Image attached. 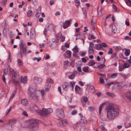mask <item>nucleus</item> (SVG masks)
Instances as JSON below:
<instances>
[{
    "instance_id": "19",
    "label": "nucleus",
    "mask_w": 131,
    "mask_h": 131,
    "mask_svg": "<svg viewBox=\"0 0 131 131\" xmlns=\"http://www.w3.org/2000/svg\"><path fill=\"white\" fill-rule=\"evenodd\" d=\"M34 94L33 95L34 96H37V98L36 99L32 97H31L33 99H38V97L40 95V91H36L34 93H33Z\"/></svg>"
},
{
    "instance_id": "37",
    "label": "nucleus",
    "mask_w": 131,
    "mask_h": 131,
    "mask_svg": "<svg viewBox=\"0 0 131 131\" xmlns=\"http://www.w3.org/2000/svg\"><path fill=\"white\" fill-rule=\"evenodd\" d=\"M32 14V11L31 10H29L27 12V16L28 17H30Z\"/></svg>"
},
{
    "instance_id": "42",
    "label": "nucleus",
    "mask_w": 131,
    "mask_h": 131,
    "mask_svg": "<svg viewBox=\"0 0 131 131\" xmlns=\"http://www.w3.org/2000/svg\"><path fill=\"white\" fill-rule=\"evenodd\" d=\"M23 40H21L20 41V44L19 45V47H21V46H26V45L24 44H23Z\"/></svg>"
},
{
    "instance_id": "39",
    "label": "nucleus",
    "mask_w": 131,
    "mask_h": 131,
    "mask_svg": "<svg viewBox=\"0 0 131 131\" xmlns=\"http://www.w3.org/2000/svg\"><path fill=\"white\" fill-rule=\"evenodd\" d=\"M129 65L127 63H124L123 66L124 68H127L129 67Z\"/></svg>"
},
{
    "instance_id": "4",
    "label": "nucleus",
    "mask_w": 131,
    "mask_h": 131,
    "mask_svg": "<svg viewBox=\"0 0 131 131\" xmlns=\"http://www.w3.org/2000/svg\"><path fill=\"white\" fill-rule=\"evenodd\" d=\"M37 89V86L36 84L33 83L32 84L31 86L28 89V94L31 97H32L36 99L37 98V96H34L33 93L36 91Z\"/></svg>"
},
{
    "instance_id": "33",
    "label": "nucleus",
    "mask_w": 131,
    "mask_h": 131,
    "mask_svg": "<svg viewBox=\"0 0 131 131\" xmlns=\"http://www.w3.org/2000/svg\"><path fill=\"white\" fill-rule=\"evenodd\" d=\"M36 16L38 17H39V16L40 14L41 11L40 10H37L36 11Z\"/></svg>"
},
{
    "instance_id": "62",
    "label": "nucleus",
    "mask_w": 131,
    "mask_h": 131,
    "mask_svg": "<svg viewBox=\"0 0 131 131\" xmlns=\"http://www.w3.org/2000/svg\"><path fill=\"white\" fill-rule=\"evenodd\" d=\"M113 8L115 12L117 11V8L116 6L114 4L113 5Z\"/></svg>"
},
{
    "instance_id": "60",
    "label": "nucleus",
    "mask_w": 131,
    "mask_h": 131,
    "mask_svg": "<svg viewBox=\"0 0 131 131\" xmlns=\"http://www.w3.org/2000/svg\"><path fill=\"white\" fill-rule=\"evenodd\" d=\"M58 91L59 92L60 94H62L61 89V87L60 86H58Z\"/></svg>"
},
{
    "instance_id": "28",
    "label": "nucleus",
    "mask_w": 131,
    "mask_h": 131,
    "mask_svg": "<svg viewBox=\"0 0 131 131\" xmlns=\"http://www.w3.org/2000/svg\"><path fill=\"white\" fill-rule=\"evenodd\" d=\"M17 62L19 65L20 66H23V62L20 59L17 60Z\"/></svg>"
},
{
    "instance_id": "48",
    "label": "nucleus",
    "mask_w": 131,
    "mask_h": 131,
    "mask_svg": "<svg viewBox=\"0 0 131 131\" xmlns=\"http://www.w3.org/2000/svg\"><path fill=\"white\" fill-rule=\"evenodd\" d=\"M7 61H8V63L10 62H11V59H10V52L9 54Z\"/></svg>"
},
{
    "instance_id": "43",
    "label": "nucleus",
    "mask_w": 131,
    "mask_h": 131,
    "mask_svg": "<svg viewBox=\"0 0 131 131\" xmlns=\"http://www.w3.org/2000/svg\"><path fill=\"white\" fill-rule=\"evenodd\" d=\"M80 89V87H79L77 85H75V92H76L77 91H79Z\"/></svg>"
},
{
    "instance_id": "3",
    "label": "nucleus",
    "mask_w": 131,
    "mask_h": 131,
    "mask_svg": "<svg viewBox=\"0 0 131 131\" xmlns=\"http://www.w3.org/2000/svg\"><path fill=\"white\" fill-rule=\"evenodd\" d=\"M38 122L36 119H31L29 121V127L31 131H34L38 129Z\"/></svg>"
},
{
    "instance_id": "55",
    "label": "nucleus",
    "mask_w": 131,
    "mask_h": 131,
    "mask_svg": "<svg viewBox=\"0 0 131 131\" xmlns=\"http://www.w3.org/2000/svg\"><path fill=\"white\" fill-rule=\"evenodd\" d=\"M113 52V50L112 48H110L109 49V50L108 51V53L109 54H112Z\"/></svg>"
},
{
    "instance_id": "35",
    "label": "nucleus",
    "mask_w": 131,
    "mask_h": 131,
    "mask_svg": "<svg viewBox=\"0 0 131 131\" xmlns=\"http://www.w3.org/2000/svg\"><path fill=\"white\" fill-rule=\"evenodd\" d=\"M131 126V122L130 123H125V126L126 128H127Z\"/></svg>"
},
{
    "instance_id": "8",
    "label": "nucleus",
    "mask_w": 131,
    "mask_h": 131,
    "mask_svg": "<svg viewBox=\"0 0 131 131\" xmlns=\"http://www.w3.org/2000/svg\"><path fill=\"white\" fill-rule=\"evenodd\" d=\"M47 83L45 87V88L46 90L47 91L49 90L50 88L51 84L49 83H54L53 80L50 78H49L47 79L46 81Z\"/></svg>"
},
{
    "instance_id": "22",
    "label": "nucleus",
    "mask_w": 131,
    "mask_h": 131,
    "mask_svg": "<svg viewBox=\"0 0 131 131\" xmlns=\"http://www.w3.org/2000/svg\"><path fill=\"white\" fill-rule=\"evenodd\" d=\"M55 42V40L54 39L50 40L49 42V45L51 48L52 47V45H53Z\"/></svg>"
},
{
    "instance_id": "32",
    "label": "nucleus",
    "mask_w": 131,
    "mask_h": 131,
    "mask_svg": "<svg viewBox=\"0 0 131 131\" xmlns=\"http://www.w3.org/2000/svg\"><path fill=\"white\" fill-rule=\"evenodd\" d=\"M117 83H118L116 82H112L106 84V85L109 86L111 84L116 85V84H117Z\"/></svg>"
},
{
    "instance_id": "16",
    "label": "nucleus",
    "mask_w": 131,
    "mask_h": 131,
    "mask_svg": "<svg viewBox=\"0 0 131 131\" xmlns=\"http://www.w3.org/2000/svg\"><path fill=\"white\" fill-rule=\"evenodd\" d=\"M95 22V21H93V19H92L91 20V23L93 30L95 31L96 30L95 28V26L96 25Z\"/></svg>"
},
{
    "instance_id": "30",
    "label": "nucleus",
    "mask_w": 131,
    "mask_h": 131,
    "mask_svg": "<svg viewBox=\"0 0 131 131\" xmlns=\"http://www.w3.org/2000/svg\"><path fill=\"white\" fill-rule=\"evenodd\" d=\"M88 53L90 54H91L93 53L94 52V50L93 48H89V51Z\"/></svg>"
},
{
    "instance_id": "64",
    "label": "nucleus",
    "mask_w": 131,
    "mask_h": 131,
    "mask_svg": "<svg viewBox=\"0 0 131 131\" xmlns=\"http://www.w3.org/2000/svg\"><path fill=\"white\" fill-rule=\"evenodd\" d=\"M127 3L128 5L129 4V6H131V1L130 0H128Z\"/></svg>"
},
{
    "instance_id": "15",
    "label": "nucleus",
    "mask_w": 131,
    "mask_h": 131,
    "mask_svg": "<svg viewBox=\"0 0 131 131\" xmlns=\"http://www.w3.org/2000/svg\"><path fill=\"white\" fill-rule=\"evenodd\" d=\"M56 36L57 38H60V40L62 42H63L65 39V37L63 36L61 32H59L58 34L56 35Z\"/></svg>"
},
{
    "instance_id": "57",
    "label": "nucleus",
    "mask_w": 131,
    "mask_h": 131,
    "mask_svg": "<svg viewBox=\"0 0 131 131\" xmlns=\"http://www.w3.org/2000/svg\"><path fill=\"white\" fill-rule=\"evenodd\" d=\"M101 45V46H102V47H106L107 46V44L106 43H102Z\"/></svg>"
},
{
    "instance_id": "21",
    "label": "nucleus",
    "mask_w": 131,
    "mask_h": 131,
    "mask_svg": "<svg viewBox=\"0 0 131 131\" xmlns=\"http://www.w3.org/2000/svg\"><path fill=\"white\" fill-rule=\"evenodd\" d=\"M73 51L74 53L73 54V56H74L75 53H77L79 52L77 46H76L73 48L72 50Z\"/></svg>"
},
{
    "instance_id": "46",
    "label": "nucleus",
    "mask_w": 131,
    "mask_h": 131,
    "mask_svg": "<svg viewBox=\"0 0 131 131\" xmlns=\"http://www.w3.org/2000/svg\"><path fill=\"white\" fill-rule=\"evenodd\" d=\"M99 82H100L101 84H103L104 83V80L103 78L101 77L100 78Z\"/></svg>"
},
{
    "instance_id": "6",
    "label": "nucleus",
    "mask_w": 131,
    "mask_h": 131,
    "mask_svg": "<svg viewBox=\"0 0 131 131\" xmlns=\"http://www.w3.org/2000/svg\"><path fill=\"white\" fill-rule=\"evenodd\" d=\"M20 53L21 57H22L24 55L26 56L28 53L31 52V51L30 50L28 51L27 50V48L26 46H21V47H20Z\"/></svg>"
},
{
    "instance_id": "27",
    "label": "nucleus",
    "mask_w": 131,
    "mask_h": 131,
    "mask_svg": "<svg viewBox=\"0 0 131 131\" xmlns=\"http://www.w3.org/2000/svg\"><path fill=\"white\" fill-rule=\"evenodd\" d=\"M130 50L128 49H126L125 52V54L126 56H128L129 55Z\"/></svg>"
},
{
    "instance_id": "23",
    "label": "nucleus",
    "mask_w": 131,
    "mask_h": 131,
    "mask_svg": "<svg viewBox=\"0 0 131 131\" xmlns=\"http://www.w3.org/2000/svg\"><path fill=\"white\" fill-rule=\"evenodd\" d=\"M126 96L130 100H131V91H128L126 93Z\"/></svg>"
},
{
    "instance_id": "47",
    "label": "nucleus",
    "mask_w": 131,
    "mask_h": 131,
    "mask_svg": "<svg viewBox=\"0 0 131 131\" xmlns=\"http://www.w3.org/2000/svg\"><path fill=\"white\" fill-rule=\"evenodd\" d=\"M75 2L76 6H78L80 4V1L79 0H75Z\"/></svg>"
},
{
    "instance_id": "50",
    "label": "nucleus",
    "mask_w": 131,
    "mask_h": 131,
    "mask_svg": "<svg viewBox=\"0 0 131 131\" xmlns=\"http://www.w3.org/2000/svg\"><path fill=\"white\" fill-rule=\"evenodd\" d=\"M116 30H117L116 28H114V27H113L112 29V32H113L114 34H115L116 31Z\"/></svg>"
},
{
    "instance_id": "58",
    "label": "nucleus",
    "mask_w": 131,
    "mask_h": 131,
    "mask_svg": "<svg viewBox=\"0 0 131 131\" xmlns=\"http://www.w3.org/2000/svg\"><path fill=\"white\" fill-rule=\"evenodd\" d=\"M77 111L76 110H73L71 112V114L72 115H74V114L77 113Z\"/></svg>"
},
{
    "instance_id": "44",
    "label": "nucleus",
    "mask_w": 131,
    "mask_h": 131,
    "mask_svg": "<svg viewBox=\"0 0 131 131\" xmlns=\"http://www.w3.org/2000/svg\"><path fill=\"white\" fill-rule=\"evenodd\" d=\"M66 53L69 57H70L71 56V53L70 51L67 50L66 51Z\"/></svg>"
},
{
    "instance_id": "34",
    "label": "nucleus",
    "mask_w": 131,
    "mask_h": 131,
    "mask_svg": "<svg viewBox=\"0 0 131 131\" xmlns=\"http://www.w3.org/2000/svg\"><path fill=\"white\" fill-rule=\"evenodd\" d=\"M89 68L88 67H82V70L85 72H87L88 71Z\"/></svg>"
},
{
    "instance_id": "59",
    "label": "nucleus",
    "mask_w": 131,
    "mask_h": 131,
    "mask_svg": "<svg viewBox=\"0 0 131 131\" xmlns=\"http://www.w3.org/2000/svg\"><path fill=\"white\" fill-rule=\"evenodd\" d=\"M124 79H125L127 77V75L125 74H120Z\"/></svg>"
},
{
    "instance_id": "1",
    "label": "nucleus",
    "mask_w": 131,
    "mask_h": 131,
    "mask_svg": "<svg viewBox=\"0 0 131 131\" xmlns=\"http://www.w3.org/2000/svg\"><path fill=\"white\" fill-rule=\"evenodd\" d=\"M107 117L110 120H113L119 114L118 110L111 106H108L106 108Z\"/></svg>"
},
{
    "instance_id": "17",
    "label": "nucleus",
    "mask_w": 131,
    "mask_h": 131,
    "mask_svg": "<svg viewBox=\"0 0 131 131\" xmlns=\"http://www.w3.org/2000/svg\"><path fill=\"white\" fill-rule=\"evenodd\" d=\"M34 79L35 82L37 83H40L42 81V79L41 78H39L36 76H35L34 77Z\"/></svg>"
},
{
    "instance_id": "29",
    "label": "nucleus",
    "mask_w": 131,
    "mask_h": 131,
    "mask_svg": "<svg viewBox=\"0 0 131 131\" xmlns=\"http://www.w3.org/2000/svg\"><path fill=\"white\" fill-rule=\"evenodd\" d=\"M95 64V63L92 60H91L89 62L88 65L90 66H92Z\"/></svg>"
},
{
    "instance_id": "12",
    "label": "nucleus",
    "mask_w": 131,
    "mask_h": 131,
    "mask_svg": "<svg viewBox=\"0 0 131 131\" xmlns=\"http://www.w3.org/2000/svg\"><path fill=\"white\" fill-rule=\"evenodd\" d=\"M30 38L31 39H34L35 37V30L33 28H31L30 30Z\"/></svg>"
},
{
    "instance_id": "52",
    "label": "nucleus",
    "mask_w": 131,
    "mask_h": 131,
    "mask_svg": "<svg viewBox=\"0 0 131 131\" xmlns=\"http://www.w3.org/2000/svg\"><path fill=\"white\" fill-rule=\"evenodd\" d=\"M88 108L90 111H92L94 110V107L93 106H89L88 107Z\"/></svg>"
},
{
    "instance_id": "49",
    "label": "nucleus",
    "mask_w": 131,
    "mask_h": 131,
    "mask_svg": "<svg viewBox=\"0 0 131 131\" xmlns=\"http://www.w3.org/2000/svg\"><path fill=\"white\" fill-rule=\"evenodd\" d=\"M75 77V75L73 74L71 75L68 77V78L69 79H73Z\"/></svg>"
},
{
    "instance_id": "41",
    "label": "nucleus",
    "mask_w": 131,
    "mask_h": 131,
    "mask_svg": "<svg viewBox=\"0 0 131 131\" xmlns=\"http://www.w3.org/2000/svg\"><path fill=\"white\" fill-rule=\"evenodd\" d=\"M8 0H2L1 2L3 5L5 6Z\"/></svg>"
},
{
    "instance_id": "53",
    "label": "nucleus",
    "mask_w": 131,
    "mask_h": 131,
    "mask_svg": "<svg viewBox=\"0 0 131 131\" xmlns=\"http://www.w3.org/2000/svg\"><path fill=\"white\" fill-rule=\"evenodd\" d=\"M70 86H72L73 88L74 85V83L73 81H71L70 82Z\"/></svg>"
},
{
    "instance_id": "14",
    "label": "nucleus",
    "mask_w": 131,
    "mask_h": 131,
    "mask_svg": "<svg viewBox=\"0 0 131 131\" xmlns=\"http://www.w3.org/2000/svg\"><path fill=\"white\" fill-rule=\"evenodd\" d=\"M69 84L67 82H65L63 83L62 87L63 90L65 91H67L69 89Z\"/></svg>"
},
{
    "instance_id": "38",
    "label": "nucleus",
    "mask_w": 131,
    "mask_h": 131,
    "mask_svg": "<svg viewBox=\"0 0 131 131\" xmlns=\"http://www.w3.org/2000/svg\"><path fill=\"white\" fill-rule=\"evenodd\" d=\"M82 10L84 14V15L85 17L86 16L87 12L85 8H82Z\"/></svg>"
},
{
    "instance_id": "26",
    "label": "nucleus",
    "mask_w": 131,
    "mask_h": 131,
    "mask_svg": "<svg viewBox=\"0 0 131 131\" xmlns=\"http://www.w3.org/2000/svg\"><path fill=\"white\" fill-rule=\"evenodd\" d=\"M95 48L96 50H100L102 48V46L101 44H96Z\"/></svg>"
},
{
    "instance_id": "13",
    "label": "nucleus",
    "mask_w": 131,
    "mask_h": 131,
    "mask_svg": "<svg viewBox=\"0 0 131 131\" xmlns=\"http://www.w3.org/2000/svg\"><path fill=\"white\" fill-rule=\"evenodd\" d=\"M71 21V19H70L69 20L66 21L63 23V28L64 29H66L69 26Z\"/></svg>"
},
{
    "instance_id": "25",
    "label": "nucleus",
    "mask_w": 131,
    "mask_h": 131,
    "mask_svg": "<svg viewBox=\"0 0 131 131\" xmlns=\"http://www.w3.org/2000/svg\"><path fill=\"white\" fill-rule=\"evenodd\" d=\"M89 90L92 93H94V86L93 85H91L90 86L89 88Z\"/></svg>"
},
{
    "instance_id": "40",
    "label": "nucleus",
    "mask_w": 131,
    "mask_h": 131,
    "mask_svg": "<svg viewBox=\"0 0 131 131\" xmlns=\"http://www.w3.org/2000/svg\"><path fill=\"white\" fill-rule=\"evenodd\" d=\"M12 108V106L10 107L6 111V112L5 113V115H7L11 111Z\"/></svg>"
},
{
    "instance_id": "24",
    "label": "nucleus",
    "mask_w": 131,
    "mask_h": 131,
    "mask_svg": "<svg viewBox=\"0 0 131 131\" xmlns=\"http://www.w3.org/2000/svg\"><path fill=\"white\" fill-rule=\"evenodd\" d=\"M106 94L108 96L114 98L115 96V94L113 93L107 92L106 93Z\"/></svg>"
},
{
    "instance_id": "18",
    "label": "nucleus",
    "mask_w": 131,
    "mask_h": 131,
    "mask_svg": "<svg viewBox=\"0 0 131 131\" xmlns=\"http://www.w3.org/2000/svg\"><path fill=\"white\" fill-rule=\"evenodd\" d=\"M21 104L24 106H27L28 104V101L26 99H24L22 100L21 101Z\"/></svg>"
},
{
    "instance_id": "31",
    "label": "nucleus",
    "mask_w": 131,
    "mask_h": 131,
    "mask_svg": "<svg viewBox=\"0 0 131 131\" xmlns=\"http://www.w3.org/2000/svg\"><path fill=\"white\" fill-rule=\"evenodd\" d=\"M16 93V91H14L12 92L10 97V99H12Z\"/></svg>"
},
{
    "instance_id": "54",
    "label": "nucleus",
    "mask_w": 131,
    "mask_h": 131,
    "mask_svg": "<svg viewBox=\"0 0 131 131\" xmlns=\"http://www.w3.org/2000/svg\"><path fill=\"white\" fill-rule=\"evenodd\" d=\"M41 93V95L42 96L44 95L45 94L44 92V90L43 89H41V91L40 92V93Z\"/></svg>"
},
{
    "instance_id": "61",
    "label": "nucleus",
    "mask_w": 131,
    "mask_h": 131,
    "mask_svg": "<svg viewBox=\"0 0 131 131\" xmlns=\"http://www.w3.org/2000/svg\"><path fill=\"white\" fill-rule=\"evenodd\" d=\"M88 100L86 97H84L83 99V101L85 102H86L88 101Z\"/></svg>"
},
{
    "instance_id": "51",
    "label": "nucleus",
    "mask_w": 131,
    "mask_h": 131,
    "mask_svg": "<svg viewBox=\"0 0 131 131\" xmlns=\"http://www.w3.org/2000/svg\"><path fill=\"white\" fill-rule=\"evenodd\" d=\"M94 44L92 43V42H90V45H89V48H93V47L94 46Z\"/></svg>"
},
{
    "instance_id": "45",
    "label": "nucleus",
    "mask_w": 131,
    "mask_h": 131,
    "mask_svg": "<svg viewBox=\"0 0 131 131\" xmlns=\"http://www.w3.org/2000/svg\"><path fill=\"white\" fill-rule=\"evenodd\" d=\"M117 75V74L116 73L112 74L111 76V77L112 78H116Z\"/></svg>"
},
{
    "instance_id": "2",
    "label": "nucleus",
    "mask_w": 131,
    "mask_h": 131,
    "mask_svg": "<svg viewBox=\"0 0 131 131\" xmlns=\"http://www.w3.org/2000/svg\"><path fill=\"white\" fill-rule=\"evenodd\" d=\"M4 72L5 74H7L9 72L12 73V80L14 83L16 84L18 83V79L19 78V74L18 71H14L13 69L10 68L8 67L7 69H4Z\"/></svg>"
},
{
    "instance_id": "63",
    "label": "nucleus",
    "mask_w": 131,
    "mask_h": 131,
    "mask_svg": "<svg viewBox=\"0 0 131 131\" xmlns=\"http://www.w3.org/2000/svg\"><path fill=\"white\" fill-rule=\"evenodd\" d=\"M23 114L26 116H28L27 112L26 111H24L23 112Z\"/></svg>"
},
{
    "instance_id": "7",
    "label": "nucleus",
    "mask_w": 131,
    "mask_h": 131,
    "mask_svg": "<svg viewBox=\"0 0 131 131\" xmlns=\"http://www.w3.org/2000/svg\"><path fill=\"white\" fill-rule=\"evenodd\" d=\"M56 114L57 116L59 118H63L64 116L63 111L61 108L57 109L56 111Z\"/></svg>"
},
{
    "instance_id": "56",
    "label": "nucleus",
    "mask_w": 131,
    "mask_h": 131,
    "mask_svg": "<svg viewBox=\"0 0 131 131\" xmlns=\"http://www.w3.org/2000/svg\"><path fill=\"white\" fill-rule=\"evenodd\" d=\"M111 57L112 58H116V53H113Z\"/></svg>"
},
{
    "instance_id": "11",
    "label": "nucleus",
    "mask_w": 131,
    "mask_h": 131,
    "mask_svg": "<svg viewBox=\"0 0 131 131\" xmlns=\"http://www.w3.org/2000/svg\"><path fill=\"white\" fill-rule=\"evenodd\" d=\"M87 123V121L86 119L84 117H82L80 120L79 124L81 126H84Z\"/></svg>"
},
{
    "instance_id": "9",
    "label": "nucleus",
    "mask_w": 131,
    "mask_h": 131,
    "mask_svg": "<svg viewBox=\"0 0 131 131\" xmlns=\"http://www.w3.org/2000/svg\"><path fill=\"white\" fill-rule=\"evenodd\" d=\"M68 122L66 119H63L58 123L57 124V125L59 127H62L63 126H66L68 124Z\"/></svg>"
},
{
    "instance_id": "10",
    "label": "nucleus",
    "mask_w": 131,
    "mask_h": 131,
    "mask_svg": "<svg viewBox=\"0 0 131 131\" xmlns=\"http://www.w3.org/2000/svg\"><path fill=\"white\" fill-rule=\"evenodd\" d=\"M16 122V120L15 119H10L8 121V124L9 126H10V127H8V129L10 130L15 126V124Z\"/></svg>"
},
{
    "instance_id": "36",
    "label": "nucleus",
    "mask_w": 131,
    "mask_h": 131,
    "mask_svg": "<svg viewBox=\"0 0 131 131\" xmlns=\"http://www.w3.org/2000/svg\"><path fill=\"white\" fill-rule=\"evenodd\" d=\"M104 105V104H103L102 105H101L99 107V113L100 114L101 113V112L102 111V109L103 108V105Z\"/></svg>"
},
{
    "instance_id": "20",
    "label": "nucleus",
    "mask_w": 131,
    "mask_h": 131,
    "mask_svg": "<svg viewBox=\"0 0 131 131\" xmlns=\"http://www.w3.org/2000/svg\"><path fill=\"white\" fill-rule=\"evenodd\" d=\"M27 78L26 76L24 77L23 78H21L20 80V82L21 83H23L24 84L26 83L27 82Z\"/></svg>"
},
{
    "instance_id": "5",
    "label": "nucleus",
    "mask_w": 131,
    "mask_h": 131,
    "mask_svg": "<svg viewBox=\"0 0 131 131\" xmlns=\"http://www.w3.org/2000/svg\"><path fill=\"white\" fill-rule=\"evenodd\" d=\"M52 112V110L51 108H48L46 109L43 108L42 110H39L38 111L39 114L43 116H45L47 114H50Z\"/></svg>"
}]
</instances>
